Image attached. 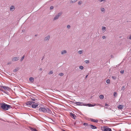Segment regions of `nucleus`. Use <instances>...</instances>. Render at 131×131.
I'll list each match as a JSON object with an SVG mask.
<instances>
[{
    "instance_id": "f257e3e1",
    "label": "nucleus",
    "mask_w": 131,
    "mask_h": 131,
    "mask_svg": "<svg viewBox=\"0 0 131 131\" xmlns=\"http://www.w3.org/2000/svg\"><path fill=\"white\" fill-rule=\"evenodd\" d=\"M1 108L4 110H8L9 109L12 108L11 106L7 105L4 103H0Z\"/></svg>"
},
{
    "instance_id": "f03ea898",
    "label": "nucleus",
    "mask_w": 131,
    "mask_h": 131,
    "mask_svg": "<svg viewBox=\"0 0 131 131\" xmlns=\"http://www.w3.org/2000/svg\"><path fill=\"white\" fill-rule=\"evenodd\" d=\"M40 112H42L44 113H47L51 114L52 112L49 109L47 108L40 107L39 109Z\"/></svg>"
},
{
    "instance_id": "7ed1b4c3",
    "label": "nucleus",
    "mask_w": 131,
    "mask_h": 131,
    "mask_svg": "<svg viewBox=\"0 0 131 131\" xmlns=\"http://www.w3.org/2000/svg\"><path fill=\"white\" fill-rule=\"evenodd\" d=\"M35 102L32 101H28L26 102V104L28 106L31 105V107L33 108H35L38 105V104L37 103H35V104L34 103Z\"/></svg>"
},
{
    "instance_id": "20e7f679",
    "label": "nucleus",
    "mask_w": 131,
    "mask_h": 131,
    "mask_svg": "<svg viewBox=\"0 0 131 131\" xmlns=\"http://www.w3.org/2000/svg\"><path fill=\"white\" fill-rule=\"evenodd\" d=\"M102 130L103 131H112L111 128L107 127H103L102 128Z\"/></svg>"
},
{
    "instance_id": "39448f33",
    "label": "nucleus",
    "mask_w": 131,
    "mask_h": 131,
    "mask_svg": "<svg viewBox=\"0 0 131 131\" xmlns=\"http://www.w3.org/2000/svg\"><path fill=\"white\" fill-rule=\"evenodd\" d=\"M62 14V13L60 12L56 15L53 18V20H56L58 19L59 17Z\"/></svg>"
},
{
    "instance_id": "423d86ee",
    "label": "nucleus",
    "mask_w": 131,
    "mask_h": 131,
    "mask_svg": "<svg viewBox=\"0 0 131 131\" xmlns=\"http://www.w3.org/2000/svg\"><path fill=\"white\" fill-rule=\"evenodd\" d=\"M74 103L77 105L84 106V103H83L79 102H75Z\"/></svg>"
},
{
    "instance_id": "0eeeda50",
    "label": "nucleus",
    "mask_w": 131,
    "mask_h": 131,
    "mask_svg": "<svg viewBox=\"0 0 131 131\" xmlns=\"http://www.w3.org/2000/svg\"><path fill=\"white\" fill-rule=\"evenodd\" d=\"M19 59L18 57H14L12 58V60L13 61H18Z\"/></svg>"
},
{
    "instance_id": "6e6552de",
    "label": "nucleus",
    "mask_w": 131,
    "mask_h": 131,
    "mask_svg": "<svg viewBox=\"0 0 131 131\" xmlns=\"http://www.w3.org/2000/svg\"><path fill=\"white\" fill-rule=\"evenodd\" d=\"M1 87L3 88L4 90H6L8 91L10 89V88L7 86H3Z\"/></svg>"
},
{
    "instance_id": "1a4fd4ad",
    "label": "nucleus",
    "mask_w": 131,
    "mask_h": 131,
    "mask_svg": "<svg viewBox=\"0 0 131 131\" xmlns=\"http://www.w3.org/2000/svg\"><path fill=\"white\" fill-rule=\"evenodd\" d=\"M96 105V104H94V105H93L92 104H84V106H88L89 107H92L94 106L95 105Z\"/></svg>"
},
{
    "instance_id": "9d476101",
    "label": "nucleus",
    "mask_w": 131,
    "mask_h": 131,
    "mask_svg": "<svg viewBox=\"0 0 131 131\" xmlns=\"http://www.w3.org/2000/svg\"><path fill=\"white\" fill-rule=\"evenodd\" d=\"M83 125L87 128H89L90 127V126L89 125H90V124H88V123H83Z\"/></svg>"
},
{
    "instance_id": "9b49d317",
    "label": "nucleus",
    "mask_w": 131,
    "mask_h": 131,
    "mask_svg": "<svg viewBox=\"0 0 131 131\" xmlns=\"http://www.w3.org/2000/svg\"><path fill=\"white\" fill-rule=\"evenodd\" d=\"M50 37L49 35H48L46 36L44 39V40L45 41H48L49 40Z\"/></svg>"
},
{
    "instance_id": "f8f14e48",
    "label": "nucleus",
    "mask_w": 131,
    "mask_h": 131,
    "mask_svg": "<svg viewBox=\"0 0 131 131\" xmlns=\"http://www.w3.org/2000/svg\"><path fill=\"white\" fill-rule=\"evenodd\" d=\"M15 9V7L13 5L11 6L10 8V10L12 11H13Z\"/></svg>"
},
{
    "instance_id": "ddd939ff",
    "label": "nucleus",
    "mask_w": 131,
    "mask_h": 131,
    "mask_svg": "<svg viewBox=\"0 0 131 131\" xmlns=\"http://www.w3.org/2000/svg\"><path fill=\"white\" fill-rule=\"evenodd\" d=\"M70 116L73 119H75V117H76V116L74 114L72 113H70Z\"/></svg>"
},
{
    "instance_id": "4468645a",
    "label": "nucleus",
    "mask_w": 131,
    "mask_h": 131,
    "mask_svg": "<svg viewBox=\"0 0 131 131\" xmlns=\"http://www.w3.org/2000/svg\"><path fill=\"white\" fill-rule=\"evenodd\" d=\"M89 125L90 126V127H91L92 129H95L97 128V127L91 124L90 125Z\"/></svg>"
},
{
    "instance_id": "2eb2a0df",
    "label": "nucleus",
    "mask_w": 131,
    "mask_h": 131,
    "mask_svg": "<svg viewBox=\"0 0 131 131\" xmlns=\"http://www.w3.org/2000/svg\"><path fill=\"white\" fill-rule=\"evenodd\" d=\"M90 120L92 122H93L95 123H97L98 122L97 120H95L93 118H90Z\"/></svg>"
},
{
    "instance_id": "dca6fc26",
    "label": "nucleus",
    "mask_w": 131,
    "mask_h": 131,
    "mask_svg": "<svg viewBox=\"0 0 131 131\" xmlns=\"http://www.w3.org/2000/svg\"><path fill=\"white\" fill-rule=\"evenodd\" d=\"M78 0H71L70 2V3L71 4H73L75 3Z\"/></svg>"
},
{
    "instance_id": "f3484780",
    "label": "nucleus",
    "mask_w": 131,
    "mask_h": 131,
    "mask_svg": "<svg viewBox=\"0 0 131 131\" xmlns=\"http://www.w3.org/2000/svg\"><path fill=\"white\" fill-rule=\"evenodd\" d=\"M67 53V51L65 50H62L61 51V54H65L66 53Z\"/></svg>"
},
{
    "instance_id": "a211bd4d",
    "label": "nucleus",
    "mask_w": 131,
    "mask_h": 131,
    "mask_svg": "<svg viewBox=\"0 0 131 131\" xmlns=\"http://www.w3.org/2000/svg\"><path fill=\"white\" fill-rule=\"evenodd\" d=\"M29 80L31 82H33L34 81V78L32 77H30Z\"/></svg>"
},
{
    "instance_id": "6ab92c4d",
    "label": "nucleus",
    "mask_w": 131,
    "mask_h": 131,
    "mask_svg": "<svg viewBox=\"0 0 131 131\" xmlns=\"http://www.w3.org/2000/svg\"><path fill=\"white\" fill-rule=\"evenodd\" d=\"M123 106L122 105H120L118 106V108L119 109H121L123 108Z\"/></svg>"
},
{
    "instance_id": "aec40b11",
    "label": "nucleus",
    "mask_w": 131,
    "mask_h": 131,
    "mask_svg": "<svg viewBox=\"0 0 131 131\" xmlns=\"http://www.w3.org/2000/svg\"><path fill=\"white\" fill-rule=\"evenodd\" d=\"M83 52V50H79L78 51V53L79 54H81Z\"/></svg>"
},
{
    "instance_id": "412c9836",
    "label": "nucleus",
    "mask_w": 131,
    "mask_h": 131,
    "mask_svg": "<svg viewBox=\"0 0 131 131\" xmlns=\"http://www.w3.org/2000/svg\"><path fill=\"white\" fill-rule=\"evenodd\" d=\"M117 95V93L116 92H114V93L113 95L115 97H116Z\"/></svg>"
},
{
    "instance_id": "4be33fe9",
    "label": "nucleus",
    "mask_w": 131,
    "mask_h": 131,
    "mask_svg": "<svg viewBox=\"0 0 131 131\" xmlns=\"http://www.w3.org/2000/svg\"><path fill=\"white\" fill-rule=\"evenodd\" d=\"M99 97L100 99H103L104 98V96L103 95H101Z\"/></svg>"
},
{
    "instance_id": "5701e85b",
    "label": "nucleus",
    "mask_w": 131,
    "mask_h": 131,
    "mask_svg": "<svg viewBox=\"0 0 131 131\" xmlns=\"http://www.w3.org/2000/svg\"><path fill=\"white\" fill-rule=\"evenodd\" d=\"M31 130L32 131H38L35 129L33 128H31Z\"/></svg>"
},
{
    "instance_id": "b1692460",
    "label": "nucleus",
    "mask_w": 131,
    "mask_h": 131,
    "mask_svg": "<svg viewBox=\"0 0 131 131\" xmlns=\"http://www.w3.org/2000/svg\"><path fill=\"white\" fill-rule=\"evenodd\" d=\"M125 86H123L122 87L121 90L124 91V90H125Z\"/></svg>"
},
{
    "instance_id": "393cba45",
    "label": "nucleus",
    "mask_w": 131,
    "mask_h": 131,
    "mask_svg": "<svg viewBox=\"0 0 131 131\" xmlns=\"http://www.w3.org/2000/svg\"><path fill=\"white\" fill-rule=\"evenodd\" d=\"M101 10L102 12H103L105 11V9L103 8H101Z\"/></svg>"
},
{
    "instance_id": "a878e982",
    "label": "nucleus",
    "mask_w": 131,
    "mask_h": 131,
    "mask_svg": "<svg viewBox=\"0 0 131 131\" xmlns=\"http://www.w3.org/2000/svg\"><path fill=\"white\" fill-rule=\"evenodd\" d=\"M110 81L109 79H107L106 81V82L107 84H109L110 83Z\"/></svg>"
},
{
    "instance_id": "bb28decb",
    "label": "nucleus",
    "mask_w": 131,
    "mask_h": 131,
    "mask_svg": "<svg viewBox=\"0 0 131 131\" xmlns=\"http://www.w3.org/2000/svg\"><path fill=\"white\" fill-rule=\"evenodd\" d=\"M82 1H80L78 2V4L79 5H80L81 4H82Z\"/></svg>"
},
{
    "instance_id": "cd10ccee",
    "label": "nucleus",
    "mask_w": 131,
    "mask_h": 131,
    "mask_svg": "<svg viewBox=\"0 0 131 131\" xmlns=\"http://www.w3.org/2000/svg\"><path fill=\"white\" fill-rule=\"evenodd\" d=\"M79 69L81 70L83 69V67L82 66H80L79 67Z\"/></svg>"
},
{
    "instance_id": "c85d7f7f",
    "label": "nucleus",
    "mask_w": 131,
    "mask_h": 131,
    "mask_svg": "<svg viewBox=\"0 0 131 131\" xmlns=\"http://www.w3.org/2000/svg\"><path fill=\"white\" fill-rule=\"evenodd\" d=\"M102 30L103 31L105 30H106V27H102Z\"/></svg>"
},
{
    "instance_id": "c756f323",
    "label": "nucleus",
    "mask_w": 131,
    "mask_h": 131,
    "mask_svg": "<svg viewBox=\"0 0 131 131\" xmlns=\"http://www.w3.org/2000/svg\"><path fill=\"white\" fill-rule=\"evenodd\" d=\"M18 68H16L15 69H14L13 70V71L14 72H16L18 70Z\"/></svg>"
},
{
    "instance_id": "7c9ffc66",
    "label": "nucleus",
    "mask_w": 131,
    "mask_h": 131,
    "mask_svg": "<svg viewBox=\"0 0 131 131\" xmlns=\"http://www.w3.org/2000/svg\"><path fill=\"white\" fill-rule=\"evenodd\" d=\"M84 62L85 63H88L89 62V61L88 60H86Z\"/></svg>"
},
{
    "instance_id": "2f4dec72",
    "label": "nucleus",
    "mask_w": 131,
    "mask_h": 131,
    "mask_svg": "<svg viewBox=\"0 0 131 131\" xmlns=\"http://www.w3.org/2000/svg\"><path fill=\"white\" fill-rule=\"evenodd\" d=\"M64 74L63 73H61L59 74V75L60 76H62Z\"/></svg>"
},
{
    "instance_id": "473e14b6",
    "label": "nucleus",
    "mask_w": 131,
    "mask_h": 131,
    "mask_svg": "<svg viewBox=\"0 0 131 131\" xmlns=\"http://www.w3.org/2000/svg\"><path fill=\"white\" fill-rule=\"evenodd\" d=\"M112 79L114 80H115L116 78V77L115 76H112Z\"/></svg>"
},
{
    "instance_id": "72a5a7b5",
    "label": "nucleus",
    "mask_w": 131,
    "mask_h": 131,
    "mask_svg": "<svg viewBox=\"0 0 131 131\" xmlns=\"http://www.w3.org/2000/svg\"><path fill=\"white\" fill-rule=\"evenodd\" d=\"M53 73V72L52 71H51L48 73L49 74H51Z\"/></svg>"
},
{
    "instance_id": "f704fd0d",
    "label": "nucleus",
    "mask_w": 131,
    "mask_h": 131,
    "mask_svg": "<svg viewBox=\"0 0 131 131\" xmlns=\"http://www.w3.org/2000/svg\"><path fill=\"white\" fill-rule=\"evenodd\" d=\"M25 57V56H23V57L21 58L20 59V61H22L23 60V59H24Z\"/></svg>"
},
{
    "instance_id": "c9c22d12",
    "label": "nucleus",
    "mask_w": 131,
    "mask_h": 131,
    "mask_svg": "<svg viewBox=\"0 0 131 131\" xmlns=\"http://www.w3.org/2000/svg\"><path fill=\"white\" fill-rule=\"evenodd\" d=\"M67 28L69 29L70 28L71 26L69 25H68L67 26Z\"/></svg>"
},
{
    "instance_id": "e433bc0d",
    "label": "nucleus",
    "mask_w": 131,
    "mask_h": 131,
    "mask_svg": "<svg viewBox=\"0 0 131 131\" xmlns=\"http://www.w3.org/2000/svg\"><path fill=\"white\" fill-rule=\"evenodd\" d=\"M120 72L121 73L123 74L124 73V70H121L120 71Z\"/></svg>"
},
{
    "instance_id": "4c0bfd02",
    "label": "nucleus",
    "mask_w": 131,
    "mask_h": 131,
    "mask_svg": "<svg viewBox=\"0 0 131 131\" xmlns=\"http://www.w3.org/2000/svg\"><path fill=\"white\" fill-rule=\"evenodd\" d=\"M54 7L53 6H51L50 7V9H53Z\"/></svg>"
},
{
    "instance_id": "58836bf2",
    "label": "nucleus",
    "mask_w": 131,
    "mask_h": 131,
    "mask_svg": "<svg viewBox=\"0 0 131 131\" xmlns=\"http://www.w3.org/2000/svg\"><path fill=\"white\" fill-rule=\"evenodd\" d=\"M12 63V62H9L7 64H10Z\"/></svg>"
},
{
    "instance_id": "ea45409f",
    "label": "nucleus",
    "mask_w": 131,
    "mask_h": 131,
    "mask_svg": "<svg viewBox=\"0 0 131 131\" xmlns=\"http://www.w3.org/2000/svg\"><path fill=\"white\" fill-rule=\"evenodd\" d=\"M106 37L105 36H102V38L103 39H105L106 38Z\"/></svg>"
},
{
    "instance_id": "a19ab883",
    "label": "nucleus",
    "mask_w": 131,
    "mask_h": 131,
    "mask_svg": "<svg viewBox=\"0 0 131 131\" xmlns=\"http://www.w3.org/2000/svg\"><path fill=\"white\" fill-rule=\"evenodd\" d=\"M105 0H99V1L100 2H102V1H105Z\"/></svg>"
},
{
    "instance_id": "79ce46f5",
    "label": "nucleus",
    "mask_w": 131,
    "mask_h": 131,
    "mask_svg": "<svg viewBox=\"0 0 131 131\" xmlns=\"http://www.w3.org/2000/svg\"><path fill=\"white\" fill-rule=\"evenodd\" d=\"M105 105L106 106H108V104L106 103L105 104Z\"/></svg>"
},
{
    "instance_id": "37998d69",
    "label": "nucleus",
    "mask_w": 131,
    "mask_h": 131,
    "mask_svg": "<svg viewBox=\"0 0 131 131\" xmlns=\"http://www.w3.org/2000/svg\"><path fill=\"white\" fill-rule=\"evenodd\" d=\"M31 100H32V101H34L35 100V99H32V98H31Z\"/></svg>"
},
{
    "instance_id": "c03bdc74",
    "label": "nucleus",
    "mask_w": 131,
    "mask_h": 131,
    "mask_svg": "<svg viewBox=\"0 0 131 131\" xmlns=\"http://www.w3.org/2000/svg\"><path fill=\"white\" fill-rule=\"evenodd\" d=\"M129 38L131 40V35L129 37Z\"/></svg>"
},
{
    "instance_id": "a18cd8bd",
    "label": "nucleus",
    "mask_w": 131,
    "mask_h": 131,
    "mask_svg": "<svg viewBox=\"0 0 131 131\" xmlns=\"http://www.w3.org/2000/svg\"><path fill=\"white\" fill-rule=\"evenodd\" d=\"M0 90L1 91H2V92L3 91H4V90H3V89H0Z\"/></svg>"
},
{
    "instance_id": "49530a36",
    "label": "nucleus",
    "mask_w": 131,
    "mask_h": 131,
    "mask_svg": "<svg viewBox=\"0 0 131 131\" xmlns=\"http://www.w3.org/2000/svg\"><path fill=\"white\" fill-rule=\"evenodd\" d=\"M42 70V69L41 68H40V69H39V70H40L41 71Z\"/></svg>"
},
{
    "instance_id": "de8ad7c7",
    "label": "nucleus",
    "mask_w": 131,
    "mask_h": 131,
    "mask_svg": "<svg viewBox=\"0 0 131 131\" xmlns=\"http://www.w3.org/2000/svg\"><path fill=\"white\" fill-rule=\"evenodd\" d=\"M4 93H6L7 92H6L5 91H3Z\"/></svg>"
},
{
    "instance_id": "09e8293b",
    "label": "nucleus",
    "mask_w": 131,
    "mask_h": 131,
    "mask_svg": "<svg viewBox=\"0 0 131 131\" xmlns=\"http://www.w3.org/2000/svg\"><path fill=\"white\" fill-rule=\"evenodd\" d=\"M0 120H1L2 121H3V120L2 118H0Z\"/></svg>"
},
{
    "instance_id": "8fccbe9b",
    "label": "nucleus",
    "mask_w": 131,
    "mask_h": 131,
    "mask_svg": "<svg viewBox=\"0 0 131 131\" xmlns=\"http://www.w3.org/2000/svg\"><path fill=\"white\" fill-rule=\"evenodd\" d=\"M88 75H87L86 76V77H85V78H86L88 76Z\"/></svg>"
},
{
    "instance_id": "3c124183",
    "label": "nucleus",
    "mask_w": 131,
    "mask_h": 131,
    "mask_svg": "<svg viewBox=\"0 0 131 131\" xmlns=\"http://www.w3.org/2000/svg\"><path fill=\"white\" fill-rule=\"evenodd\" d=\"M37 36V34H36L35 35V36Z\"/></svg>"
},
{
    "instance_id": "603ef678",
    "label": "nucleus",
    "mask_w": 131,
    "mask_h": 131,
    "mask_svg": "<svg viewBox=\"0 0 131 131\" xmlns=\"http://www.w3.org/2000/svg\"><path fill=\"white\" fill-rule=\"evenodd\" d=\"M75 123H74V125H75Z\"/></svg>"
}]
</instances>
